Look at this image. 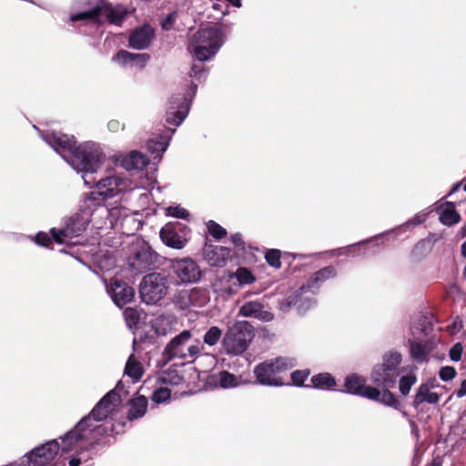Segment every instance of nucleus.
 <instances>
[{
    "mask_svg": "<svg viewBox=\"0 0 466 466\" xmlns=\"http://www.w3.org/2000/svg\"><path fill=\"white\" fill-rule=\"evenodd\" d=\"M42 137L76 172L83 173L82 177L86 185L92 187L96 184V191L91 193L93 198H96V195L104 198H111L120 193L135 189L128 179L119 176H108L98 181L91 177L98 170L105 158V156L94 143L86 142L76 147L74 137L56 132L46 133L42 135Z\"/></svg>",
    "mask_w": 466,
    "mask_h": 466,
    "instance_id": "obj_1",
    "label": "nucleus"
},
{
    "mask_svg": "<svg viewBox=\"0 0 466 466\" xmlns=\"http://www.w3.org/2000/svg\"><path fill=\"white\" fill-rule=\"evenodd\" d=\"M90 410L70 430L63 434V451H72L73 447L89 435L112 437L113 439L126 431L128 423L143 418L148 410Z\"/></svg>",
    "mask_w": 466,
    "mask_h": 466,
    "instance_id": "obj_2",
    "label": "nucleus"
},
{
    "mask_svg": "<svg viewBox=\"0 0 466 466\" xmlns=\"http://www.w3.org/2000/svg\"><path fill=\"white\" fill-rule=\"evenodd\" d=\"M223 45L220 30L205 27L197 31L190 38L189 52L200 62L211 59Z\"/></svg>",
    "mask_w": 466,
    "mask_h": 466,
    "instance_id": "obj_3",
    "label": "nucleus"
},
{
    "mask_svg": "<svg viewBox=\"0 0 466 466\" xmlns=\"http://www.w3.org/2000/svg\"><path fill=\"white\" fill-rule=\"evenodd\" d=\"M254 337L253 327L246 320H238L227 329L222 339V350L238 356L247 350Z\"/></svg>",
    "mask_w": 466,
    "mask_h": 466,
    "instance_id": "obj_4",
    "label": "nucleus"
},
{
    "mask_svg": "<svg viewBox=\"0 0 466 466\" xmlns=\"http://www.w3.org/2000/svg\"><path fill=\"white\" fill-rule=\"evenodd\" d=\"M192 333L189 330H183L175 336L166 346L164 357L167 360L174 359L193 361L198 359L204 350V345L197 339L194 343L188 344Z\"/></svg>",
    "mask_w": 466,
    "mask_h": 466,
    "instance_id": "obj_5",
    "label": "nucleus"
},
{
    "mask_svg": "<svg viewBox=\"0 0 466 466\" xmlns=\"http://www.w3.org/2000/svg\"><path fill=\"white\" fill-rule=\"evenodd\" d=\"M344 387L349 393L359 395L385 406L398 404L396 397L389 390L379 389L367 385L366 379L357 374L349 375L345 379Z\"/></svg>",
    "mask_w": 466,
    "mask_h": 466,
    "instance_id": "obj_6",
    "label": "nucleus"
},
{
    "mask_svg": "<svg viewBox=\"0 0 466 466\" xmlns=\"http://www.w3.org/2000/svg\"><path fill=\"white\" fill-rule=\"evenodd\" d=\"M292 366L291 360L285 358H277L257 365L254 369V373L259 384L280 386L284 384V381L279 374Z\"/></svg>",
    "mask_w": 466,
    "mask_h": 466,
    "instance_id": "obj_7",
    "label": "nucleus"
},
{
    "mask_svg": "<svg viewBox=\"0 0 466 466\" xmlns=\"http://www.w3.org/2000/svg\"><path fill=\"white\" fill-rule=\"evenodd\" d=\"M140 296L147 304H155L167 292V278L161 273H150L140 283Z\"/></svg>",
    "mask_w": 466,
    "mask_h": 466,
    "instance_id": "obj_8",
    "label": "nucleus"
},
{
    "mask_svg": "<svg viewBox=\"0 0 466 466\" xmlns=\"http://www.w3.org/2000/svg\"><path fill=\"white\" fill-rule=\"evenodd\" d=\"M63 435L59 437L62 440ZM63 441L59 444L57 439H52L41 443L26 452V458L30 461L32 466H47L56 457L59 451L62 454L70 451H63Z\"/></svg>",
    "mask_w": 466,
    "mask_h": 466,
    "instance_id": "obj_9",
    "label": "nucleus"
},
{
    "mask_svg": "<svg viewBox=\"0 0 466 466\" xmlns=\"http://www.w3.org/2000/svg\"><path fill=\"white\" fill-rule=\"evenodd\" d=\"M170 276L177 285L196 283L201 278V270L190 258H176L170 263Z\"/></svg>",
    "mask_w": 466,
    "mask_h": 466,
    "instance_id": "obj_10",
    "label": "nucleus"
},
{
    "mask_svg": "<svg viewBox=\"0 0 466 466\" xmlns=\"http://www.w3.org/2000/svg\"><path fill=\"white\" fill-rule=\"evenodd\" d=\"M160 238L167 246L181 249L190 238V229L180 223H168L161 228Z\"/></svg>",
    "mask_w": 466,
    "mask_h": 466,
    "instance_id": "obj_11",
    "label": "nucleus"
},
{
    "mask_svg": "<svg viewBox=\"0 0 466 466\" xmlns=\"http://www.w3.org/2000/svg\"><path fill=\"white\" fill-rule=\"evenodd\" d=\"M106 15L110 23L118 25L123 20L125 13L122 10L114 9L105 5L103 3L96 4L92 8L86 11L72 15L71 21L80 20H96L101 15Z\"/></svg>",
    "mask_w": 466,
    "mask_h": 466,
    "instance_id": "obj_12",
    "label": "nucleus"
},
{
    "mask_svg": "<svg viewBox=\"0 0 466 466\" xmlns=\"http://www.w3.org/2000/svg\"><path fill=\"white\" fill-rule=\"evenodd\" d=\"M88 221L84 217L71 218L64 228L51 229V234L56 242L59 244L71 243L73 238L79 236L86 228Z\"/></svg>",
    "mask_w": 466,
    "mask_h": 466,
    "instance_id": "obj_13",
    "label": "nucleus"
},
{
    "mask_svg": "<svg viewBox=\"0 0 466 466\" xmlns=\"http://www.w3.org/2000/svg\"><path fill=\"white\" fill-rule=\"evenodd\" d=\"M105 284L107 293L117 307L122 308L133 300L135 290L126 282L114 278L110 279L109 283L105 281Z\"/></svg>",
    "mask_w": 466,
    "mask_h": 466,
    "instance_id": "obj_14",
    "label": "nucleus"
},
{
    "mask_svg": "<svg viewBox=\"0 0 466 466\" xmlns=\"http://www.w3.org/2000/svg\"><path fill=\"white\" fill-rule=\"evenodd\" d=\"M91 437L94 440L88 441L85 445L79 447L75 451V453L69 458L68 465L69 466H80L83 461H87V457L86 453L87 451H92L96 449V446H110L114 443L115 441H111L110 439H106L105 437L96 436L94 434L89 435L86 440L81 441L73 447V450L81 444L82 442L87 441Z\"/></svg>",
    "mask_w": 466,
    "mask_h": 466,
    "instance_id": "obj_15",
    "label": "nucleus"
},
{
    "mask_svg": "<svg viewBox=\"0 0 466 466\" xmlns=\"http://www.w3.org/2000/svg\"><path fill=\"white\" fill-rule=\"evenodd\" d=\"M190 101L181 95L171 97L167 112V123L178 127L186 118L189 110Z\"/></svg>",
    "mask_w": 466,
    "mask_h": 466,
    "instance_id": "obj_16",
    "label": "nucleus"
},
{
    "mask_svg": "<svg viewBox=\"0 0 466 466\" xmlns=\"http://www.w3.org/2000/svg\"><path fill=\"white\" fill-rule=\"evenodd\" d=\"M155 262V254L146 247L136 251L128 258V267L134 275L141 274L151 268Z\"/></svg>",
    "mask_w": 466,
    "mask_h": 466,
    "instance_id": "obj_17",
    "label": "nucleus"
},
{
    "mask_svg": "<svg viewBox=\"0 0 466 466\" xmlns=\"http://www.w3.org/2000/svg\"><path fill=\"white\" fill-rule=\"evenodd\" d=\"M238 314L246 318H255L262 321H271L274 318L272 312L266 309L260 300H249L239 309Z\"/></svg>",
    "mask_w": 466,
    "mask_h": 466,
    "instance_id": "obj_18",
    "label": "nucleus"
},
{
    "mask_svg": "<svg viewBox=\"0 0 466 466\" xmlns=\"http://www.w3.org/2000/svg\"><path fill=\"white\" fill-rule=\"evenodd\" d=\"M154 35L155 31L148 25L137 27L129 35V46L137 50L147 49L150 46Z\"/></svg>",
    "mask_w": 466,
    "mask_h": 466,
    "instance_id": "obj_19",
    "label": "nucleus"
},
{
    "mask_svg": "<svg viewBox=\"0 0 466 466\" xmlns=\"http://www.w3.org/2000/svg\"><path fill=\"white\" fill-rule=\"evenodd\" d=\"M150 56L147 54H135L127 50L118 51L112 58L113 61L122 66L143 69L148 62Z\"/></svg>",
    "mask_w": 466,
    "mask_h": 466,
    "instance_id": "obj_20",
    "label": "nucleus"
},
{
    "mask_svg": "<svg viewBox=\"0 0 466 466\" xmlns=\"http://www.w3.org/2000/svg\"><path fill=\"white\" fill-rule=\"evenodd\" d=\"M399 373L390 371L380 364L376 365L370 374L372 381L378 386L383 387V390L393 387Z\"/></svg>",
    "mask_w": 466,
    "mask_h": 466,
    "instance_id": "obj_21",
    "label": "nucleus"
},
{
    "mask_svg": "<svg viewBox=\"0 0 466 466\" xmlns=\"http://www.w3.org/2000/svg\"><path fill=\"white\" fill-rule=\"evenodd\" d=\"M314 304V300L303 298L301 293H296L295 295L289 296L285 300H283L280 304V309L282 310H286L291 306H294L297 308L298 312L302 314Z\"/></svg>",
    "mask_w": 466,
    "mask_h": 466,
    "instance_id": "obj_22",
    "label": "nucleus"
},
{
    "mask_svg": "<svg viewBox=\"0 0 466 466\" xmlns=\"http://www.w3.org/2000/svg\"><path fill=\"white\" fill-rule=\"evenodd\" d=\"M440 221L445 226H452L461 220V216L452 202H445L438 208Z\"/></svg>",
    "mask_w": 466,
    "mask_h": 466,
    "instance_id": "obj_23",
    "label": "nucleus"
},
{
    "mask_svg": "<svg viewBox=\"0 0 466 466\" xmlns=\"http://www.w3.org/2000/svg\"><path fill=\"white\" fill-rule=\"evenodd\" d=\"M439 398V395L435 391H432L428 384L423 383L417 389L413 403L414 405H420L424 403L437 404Z\"/></svg>",
    "mask_w": 466,
    "mask_h": 466,
    "instance_id": "obj_24",
    "label": "nucleus"
},
{
    "mask_svg": "<svg viewBox=\"0 0 466 466\" xmlns=\"http://www.w3.org/2000/svg\"><path fill=\"white\" fill-rule=\"evenodd\" d=\"M149 161L150 159L146 155L134 150L123 158L122 166L127 170L142 169Z\"/></svg>",
    "mask_w": 466,
    "mask_h": 466,
    "instance_id": "obj_25",
    "label": "nucleus"
},
{
    "mask_svg": "<svg viewBox=\"0 0 466 466\" xmlns=\"http://www.w3.org/2000/svg\"><path fill=\"white\" fill-rule=\"evenodd\" d=\"M170 137H160L159 139H149L147 144V148L152 155V160L160 161L162 155L167 150Z\"/></svg>",
    "mask_w": 466,
    "mask_h": 466,
    "instance_id": "obj_26",
    "label": "nucleus"
},
{
    "mask_svg": "<svg viewBox=\"0 0 466 466\" xmlns=\"http://www.w3.org/2000/svg\"><path fill=\"white\" fill-rule=\"evenodd\" d=\"M337 271L334 267H325L317 271L308 281L307 289L319 287L324 281L336 277Z\"/></svg>",
    "mask_w": 466,
    "mask_h": 466,
    "instance_id": "obj_27",
    "label": "nucleus"
},
{
    "mask_svg": "<svg viewBox=\"0 0 466 466\" xmlns=\"http://www.w3.org/2000/svg\"><path fill=\"white\" fill-rule=\"evenodd\" d=\"M143 373L144 370L141 363L134 355H130L126 364L125 374L130 377L134 381H137L142 378Z\"/></svg>",
    "mask_w": 466,
    "mask_h": 466,
    "instance_id": "obj_28",
    "label": "nucleus"
},
{
    "mask_svg": "<svg viewBox=\"0 0 466 466\" xmlns=\"http://www.w3.org/2000/svg\"><path fill=\"white\" fill-rule=\"evenodd\" d=\"M191 307L202 308L209 301L208 292L200 288L189 289Z\"/></svg>",
    "mask_w": 466,
    "mask_h": 466,
    "instance_id": "obj_29",
    "label": "nucleus"
},
{
    "mask_svg": "<svg viewBox=\"0 0 466 466\" xmlns=\"http://www.w3.org/2000/svg\"><path fill=\"white\" fill-rule=\"evenodd\" d=\"M431 347L417 342L410 344V352L412 359L418 362H424L428 360L429 353L431 352Z\"/></svg>",
    "mask_w": 466,
    "mask_h": 466,
    "instance_id": "obj_30",
    "label": "nucleus"
},
{
    "mask_svg": "<svg viewBox=\"0 0 466 466\" xmlns=\"http://www.w3.org/2000/svg\"><path fill=\"white\" fill-rule=\"evenodd\" d=\"M223 339V330L218 326H211L203 336V343L213 347Z\"/></svg>",
    "mask_w": 466,
    "mask_h": 466,
    "instance_id": "obj_31",
    "label": "nucleus"
},
{
    "mask_svg": "<svg viewBox=\"0 0 466 466\" xmlns=\"http://www.w3.org/2000/svg\"><path fill=\"white\" fill-rule=\"evenodd\" d=\"M401 363V355L397 351H390L383 357V362L380 364L390 371L399 373L398 368Z\"/></svg>",
    "mask_w": 466,
    "mask_h": 466,
    "instance_id": "obj_32",
    "label": "nucleus"
},
{
    "mask_svg": "<svg viewBox=\"0 0 466 466\" xmlns=\"http://www.w3.org/2000/svg\"><path fill=\"white\" fill-rule=\"evenodd\" d=\"M121 403L120 395L117 393L116 390H110L106 395H105L94 408H113L117 407Z\"/></svg>",
    "mask_w": 466,
    "mask_h": 466,
    "instance_id": "obj_33",
    "label": "nucleus"
},
{
    "mask_svg": "<svg viewBox=\"0 0 466 466\" xmlns=\"http://www.w3.org/2000/svg\"><path fill=\"white\" fill-rule=\"evenodd\" d=\"M311 382L315 388L329 390L335 386V380L329 373H320L311 378Z\"/></svg>",
    "mask_w": 466,
    "mask_h": 466,
    "instance_id": "obj_34",
    "label": "nucleus"
},
{
    "mask_svg": "<svg viewBox=\"0 0 466 466\" xmlns=\"http://www.w3.org/2000/svg\"><path fill=\"white\" fill-rule=\"evenodd\" d=\"M238 378L228 371H221L217 376V382L221 388H230L238 385Z\"/></svg>",
    "mask_w": 466,
    "mask_h": 466,
    "instance_id": "obj_35",
    "label": "nucleus"
},
{
    "mask_svg": "<svg viewBox=\"0 0 466 466\" xmlns=\"http://www.w3.org/2000/svg\"><path fill=\"white\" fill-rule=\"evenodd\" d=\"M417 377L414 373L402 376L399 381V390L402 396H407L411 387L416 383Z\"/></svg>",
    "mask_w": 466,
    "mask_h": 466,
    "instance_id": "obj_36",
    "label": "nucleus"
},
{
    "mask_svg": "<svg viewBox=\"0 0 466 466\" xmlns=\"http://www.w3.org/2000/svg\"><path fill=\"white\" fill-rule=\"evenodd\" d=\"M159 380L165 384L178 385L183 378L177 370L168 369L160 375Z\"/></svg>",
    "mask_w": 466,
    "mask_h": 466,
    "instance_id": "obj_37",
    "label": "nucleus"
},
{
    "mask_svg": "<svg viewBox=\"0 0 466 466\" xmlns=\"http://www.w3.org/2000/svg\"><path fill=\"white\" fill-rule=\"evenodd\" d=\"M234 276L240 286L251 284L256 280V278L251 271L246 268H238Z\"/></svg>",
    "mask_w": 466,
    "mask_h": 466,
    "instance_id": "obj_38",
    "label": "nucleus"
},
{
    "mask_svg": "<svg viewBox=\"0 0 466 466\" xmlns=\"http://www.w3.org/2000/svg\"><path fill=\"white\" fill-rule=\"evenodd\" d=\"M170 398L171 390L167 387H160L152 394V400L157 404H165Z\"/></svg>",
    "mask_w": 466,
    "mask_h": 466,
    "instance_id": "obj_39",
    "label": "nucleus"
},
{
    "mask_svg": "<svg viewBox=\"0 0 466 466\" xmlns=\"http://www.w3.org/2000/svg\"><path fill=\"white\" fill-rule=\"evenodd\" d=\"M124 317L129 328L137 326L140 319L139 312L134 308H127L124 310Z\"/></svg>",
    "mask_w": 466,
    "mask_h": 466,
    "instance_id": "obj_40",
    "label": "nucleus"
},
{
    "mask_svg": "<svg viewBox=\"0 0 466 466\" xmlns=\"http://www.w3.org/2000/svg\"><path fill=\"white\" fill-rule=\"evenodd\" d=\"M265 258L267 262L275 268L281 267L280 251L279 249H269L266 252Z\"/></svg>",
    "mask_w": 466,
    "mask_h": 466,
    "instance_id": "obj_41",
    "label": "nucleus"
},
{
    "mask_svg": "<svg viewBox=\"0 0 466 466\" xmlns=\"http://www.w3.org/2000/svg\"><path fill=\"white\" fill-rule=\"evenodd\" d=\"M176 303L182 309H188L191 307L190 300V291L189 290H181L175 299Z\"/></svg>",
    "mask_w": 466,
    "mask_h": 466,
    "instance_id": "obj_42",
    "label": "nucleus"
},
{
    "mask_svg": "<svg viewBox=\"0 0 466 466\" xmlns=\"http://www.w3.org/2000/svg\"><path fill=\"white\" fill-rule=\"evenodd\" d=\"M400 414L402 415V417L404 418H407L408 419V421H409V424H410V433L416 438V441H418L420 440V431H419V428L413 419V415L412 414H410L407 410H403V409H400V410H398Z\"/></svg>",
    "mask_w": 466,
    "mask_h": 466,
    "instance_id": "obj_43",
    "label": "nucleus"
},
{
    "mask_svg": "<svg viewBox=\"0 0 466 466\" xmlns=\"http://www.w3.org/2000/svg\"><path fill=\"white\" fill-rule=\"evenodd\" d=\"M208 232L215 238H218V239L222 238L227 234L226 229L213 220H210L208 223Z\"/></svg>",
    "mask_w": 466,
    "mask_h": 466,
    "instance_id": "obj_44",
    "label": "nucleus"
},
{
    "mask_svg": "<svg viewBox=\"0 0 466 466\" xmlns=\"http://www.w3.org/2000/svg\"><path fill=\"white\" fill-rule=\"evenodd\" d=\"M167 215L172 216L178 218H187L189 216V213L187 209L179 207H168L167 208Z\"/></svg>",
    "mask_w": 466,
    "mask_h": 466,
    "instance_id": "obj_45",
    "label": "nucleus"
},
{
    "mask_svg": "<svg viewBox=\"0 0 466 466\" xmlns=\"http://www.w3.org/2000/svg\"><path fill=\"white\" fill-rule=\"evenodd\" d=\"M439 375L442 380L448 381L455 377L456 370L453 367L446 366L441 369Z\"/></svg>",
    "mask_w": 466,
    "mask_h": 466,
    "instance_id": "obj_46",
    "label": "nucleus"
},
{
    "mask_svg": "<svg viewBox=\"0 0 466 466\" xmlns=\"http://www.w3.org/2000/svg\"><path fill=\"white\" fill-rule=\"evenodd\" d=\"M309 376V372L305 370H296L291 373V380L294 384L301 385Z\"/></svg>",
    "mask_w": 466,
    "mask_h": 466,
    "instance_id": "obj_47",
    "label": "nucleus"
},
{
    "mask_svg": "<svg viewBox=\"0 0 466 466\" xmlns=\"http://www.w3.org/2000/svg\"><path fill=\"white\" fill-rule=\"evenodd\" d=\"M131 408H147V399L144 395H137L130 400Z\"/></svg>",
    "mask_w": 466,
    "mask_h": 466,
    "instance_id": "obj_48",
    "label": "nucleus"
},
{
    "mask_svg": "<svg viewBox=\"0 0 466 466\" xmlns=\"http://www.w3.org/2000/svg\"><path fill=\"white\" fill-rule=\"evenodd\" d=\"M462 346L461 343H456L450 350V358L453 361H459L461 358Z\"/></svg>",
    "mask_w": 466,
    "mask_h": 466,
    "instance_id": "obj_49",
    "label": "nucleus"
},
{
    "mask_svg": "<svg viewBox=\"0 0 466 466\" xmlns=\"http://www.w3.org/2000/svg\"><path fill=\"white\" fill-rule=\"evenodd\" d=\"M426 218H427V214L419 213V214L415 215L411 219L407 221L405 226H407V227L413 226L414 227V226L420 225L426 220Z\"/></svg>",
    "mask_w": 466,
    "mask_h": 466,
    "instance_id": "obj_50",
    "label": "nucleus"
},
{
    "mask_svg": "<svg viewBox=\"0 0 466 466\" xmlns=\"http://www.w3.org/2000/svg\"><path fill=\"white\" fill-rule=\"evenodd\" d=\"M218 252L221 254L222 258H218L215 262H213L212 264L214 266H222L225 262L226 257H228V255H229V250L227 248H223V247L216 248V253H218Z\"/></svg>",
    "mask_w": 466,
    "mask_h": 466,
    "instance_id": "obj_51",
    "label": "nucleus"
},
{
    "mask_svg": "<svg viewBox=\"0 0 466 466\" xmlns=\"http://www.w3.org/2000/svg\"><path fill=\"white\" fill-rule=\"evenodd\" d=\"M176 16H177L176 13H172V14H169L168 15H167L161 22L162 28L164 30H169L175 22Z\"/></svg>",
    "mask_w": 466,
    "mask_h": 466,
    "instance_id": "obj_52",
    "label": "nucleus"
},
{
    "mask_svg": "<svg viewBox=\"0 0 466 466\" xmlns=\"http://www.w3.org/2000/svg\"><path fill=\"white\" fill-rule=\"evenodd\" d=\"M35 242L38 245H42V246H46H46H48L52 242V238L46 233L39 232L35 236Z\"/></svg>",
    "mask_w": 466,
    "mask_h": 466,
    "instance_id": "obj_53",
    "label": "nucleus"
},
{
    "mask_svg": "<svg viewBox=\"0 0 466 466\" xmlns=\"http://www.w3.org/2000/svg\"><path fill=\"white\" fill-rule=\"evenodd\" d=\"M202 74L206 76L203 66L201 64H194L191 67L190 77L197 78L198 76L200 78Z\"/></svg>",
    "mask_w": 466,
    "mask_h": 466,
    "instance_id": "obj_54",
    "label": "nucleus"
},
{
    "mask_svg": "<svg viewBox=\"0 0 466 466\" xmlns=\"http://www.w3.org/2000/svg\"><path fill=\"white\" fill-rule=\"evenodd\" d=\"M423 452L420 451L418 445L414 447L411 466H420L422 460Z\"/></svg>",
    "mask_w": 466,
    "mask_h": 466,
    "instance_id": "obj_55",
    "label": "nucleus"
},
{
    "mask_svg": "<svg viewBox=\"0 0 466 466\" xmlns=\"http://www.w3.org/2000/svg\"><path fill=\"white\" fill-rule=\"evenodd\" d=\"M6 466H32L30 461L26 458V453L17 461L6 464Z\"/></svg>",
    "mask_w": 466,
    "mask_h": 466,
    "instance_id": "obj_56",
    "label": "nucleus"
},
{
    "mask_svg": "<svg viewBox=\"0 0 466 466\" xmlns=\"http://www.w3.org/2000/svg\"><path fill=\"white\" fill-rule=\"evenodd\" d=\"M231 242L239 250H243L244 249V241H243L242 237H241L240 234L236 233V234L232 235L231 236Z\"/></svg>",
    "mask_w": 466,
    "mask_h": 466,
    "instance_id": "obj_57",
    "label": "nucleus"
},
{
    "mask_svg": "<svg viewBox=\"0 0 466 466\" xmlns=\"http://www.w3.org/2000/svg\"><path fill=\"white\" fill-rule=\"evenodd\" d=\"M120 128H124V126L117 121V120H111L108 122V129L111 131V132H116L118 131Z\"/></svg>",
    "mask_w": 466,
    "mask_h": 466,
    "instance_id": "obj_58",
    "label": "nucleus"
},
{
    "mask_svg": "<svg viewBox=\"0 0 466 466\" xmlns=\"http://www.w3.org/2000/svg\"><path fill=\"white\" fill-rule=\"evenodd\" d=\"M455 394L459 398L466 395V380L461 382V387L456 390Z\"/></svg>",
    "mask_w": 466,
    "mask_h": 466,
    "instance_id": "obj_59",
    "label": "nucleus"
},
{
    "mask_svg": "<svg viewBox=\"0 0 466 466\" xmlns=\"http://www.w3.org/2000/svg\"><path fill=\"white\" fill-rule=\"evenodd\" d=\"M443 459L441 456L437 455L431 461V466H442Z\"/></svg>",
    "mask_w": 466,
    "mask_h": 466,
    "instance_id": "obj_60",
    "label": "nucleus"
},
{
    "mask_svg": "<svg viewBox=\"0 0 466 466\" xmlns=\"http://www.w3.org/2000/svg\"><path fill=\"white\" fill-rule=\"evenodd\" d=\"M120 213H121L120 208H113V209L111 210V212H110V215H111L113 218H119Z\"/></svg>",
    "mask_w": 466,
    "mask_h": 466,
    "instance_id": "obj_61",
    "label": "nucleus"
},
{
    "mask_svg": "<svg viewBox=\"0 0 466 466\" xmlns=\"http://www.w3.org/2000/svg\"><path fill=\"white\" fill-rule=\"evenodd\" d=\"M460 187H461V183H457V184H455V185L452 187V188H451V192H450L449 196H450V195H451V194H453V193H455L456 191H458V190H459V188H460Z\"/></svg>",
    "mask_w": 466,
    "mask_h": 466,
    "instance_id": "obj_62",
    "label": "nucleus"
},
{
    "mask_svg": "<svg viewBox=\"0 0 466 466\" xmlns=\"http://www.w3.org/2000/svg\"><path fill=\"white\" fill-rule=\"evenodd\" d=\"M461 250L462 257L466 258V241L461 245Z\"/></svg>",
    "mask_w": 466,
    "mask_h": 466,
    "instance_id": "obj_63",
    "label": "nucleus"
},
{
    "mask_svg": "<svg viewBox=\"0 0 466 466\" xmlns=\"http://www.w3.org/2000/svg\"><path fill=\"white\" fill-rule=\"evenodd\" d=\"M234 6L240 7L241 3L240 0H228Z\"/></svg>",
    "mask_w": 466,
    "mask_h": 466,
    "instance_id": "obj_64",
    "label": "nucleus"
}]
</instances>
